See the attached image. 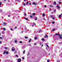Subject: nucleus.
<instances>
[{
  "label": "nucleus",
  "instance_id": "1",
  "mask_svg": "<svg viewBox=\"0 0 62 62\" xmlns=\"http://www.w3.org/2000/svg\"><path fill=\"white\" fill-rule=\"evenodd\" d=\"M12 51L13 52H14L15 51V48H14V47H12Z\"/></svg>",
  "mask_w": 62,
  "mask_h": 62
},
{
  "label": "nucleus",
  "instance_id": "2",
  "mask_svg": "<svg viewBox=\"0 0 62 62\" xmlns=\"http://www.w3.org/2000/svg\"><path fill=\"white\" fill-rule=\"evenodd\" d=\"M2 25L3 26H6V23H4L3 24H2Z\"/></svg>",
  "mask_w": 62,
  "mask_h": 62
},
{
  "label": "nucleus",
  "instance_id": "3",
  "mask_svg": "<svg viewBox=\"0 0 62 62\" xmlns=\"http://www.w3.org/2000/svg\"><path fill=\"white\" fill-rule=\"evenodd\" d=\"M21 59L20 58L18 60V62H21Z\"/></svg>",
  "mask_w": 62,
  "mask_h": 62
},
{
  "label": "nucleus",
  "instance_id": "4",
  "mask_svg": "<svg viewBox=\"0 0 62 62\" xmlns=\"http://www.w3.org/2000/svg\"><path fill=\"white\" fill-rule=\"evenodd\" d=\"M57 8H60V7L59 6V4H58L57 6Z\"/></svg>",
  "mask_w": 62,
  "mask_h": 62
},
{
  "label": "nucleus",
  "instance_id": "5",
  "mask_svg": "<svg viewBox=\"0 0 62 62\" xmlns=\"http://www.w3.org/2000/svg\"><path fill=\"white\" fill-rule=\"evenodd\" d=\"M60 39H62V34H61V35L60 34Z\"/></svg>",
  "mask_w": 62,
  "mask_h": 62
},
{
  "label": "nucleus",
  "instance_id": "6",
  "mask_svg": "<svg viewBox=\"0 0 62 62\" xmlns=\"http://www.w3.org/2000/svg\"><path fill=\"white\" fill-rule=\"evenodd\" d=\"M32 4H33V5H36L37 4V3H35V2H33L32 3Z\"/></svg>",
  "mask_w": 62,
  "mask_h": 62
},
{
  "label": "nucleus",
  "instance_id": "7",
  "mask_svg": "<svg viewBox=\"0 0 62 62\" xmlns=\"http://www.w3.org/2000/svg\"><path fill=\"white\" fill-rule=\"evenodd\" d=\"M55 35H58L59 36H60V34H59L57 33H55Z\"/></svg>",
  "mask_w": 62,
  "mask_h": 62
},
{
  "label": "nucleus",
  "instance_id": "8",
  "mask_svg": "<svg viewBox=\"0 0 62 62\" xmlns=\"http://www.w3.org/2000/svg\"><path fill=\"white\" fill-rule=\"evenodd\" d=\"M54 5H56V2L54 1Z\"/></svg>",
  "mask_w": 62,
  "mask_h": 62
},
{
  "label": "nucleus",
  "instance_id": "9",
  "mask_svg": "<svg viewBox=\"0 0 62 62\" xmlns=\"http://www.w3.org/2000/svg\"><path fill=\"white\" fill-rule=\"evenodd\" d=\"M3 30H4V31H6V28H3Z\"/></svg>",
  "mask_w": 62,
  "mask_h": 62
},
{
  "label": "nucleus",
  "instance_id": "10",
  "mask_svg": "<svg viewBox=\"0 0 62 62\" xmlns=\"http://www.w3.org/2000/svg\"><path fill=\"white\" fill-rule=\"evenodd\" d=\"M2 34H5V32L4 31H2Z\"/></svg>",
  "mask_w": 62,
  "mask_h": 62
},
{
  "label": "nucleus",
  "instance_id": "11",
  "mask_svg": "<svg viewBox=\"0 0 62 62\" xmlns=\"http://www.w3.org/2000/svg\"><path fill=\"white\" fill-rule=\"evenodd\" d=\"M37 39H38V38L37 37H36L34 38V39H35V40Z\"/></svg>",
  "mask_w": 62,
  "mask_h": 62
},
{
  "label": "nucleus",
  "instance_id": "12",
  "mask_svg": "<svg viewBox=\"0 0 62 62\" xmlns=\"http://www.w3.org/2000/svg\"><path fill=\"white\" fill-rule=\"evenodd\" d=\"M43 16H45V14H42Z\"/></svg>",
  "mask_w": 62,
  "mask_h": 62
},
{
  "label": "nucleus",
  "instance_id": "13",
  "mask_svg": "<svg viewBox=\"0 0 62 62\" xmlns=\"http://www.w3.org/2000/svg\"><path fill=\"white\" fill-rule=\"evenodd\" d=\"M8 51H7L6 52V54H8Z\"/></svg>",
  "mask_w": 62,
  "mask_h": 62
},
{
  "label": "nucleus",
  "instance_id": "14",
  "mask_svg": "<svg viewBox=\"0 0 62 62\" xmlns=\"http://www.w3.org/2000/svg\"><path fill=\"white\" fill-rule=\"evenodd\" d=\"M37 17H35V21H37Z\"/></svg>",
  "mask_w": 62,
  "mask_h": 62
},
{
  "label": "nucleus",
  "instance_id": "15",
  "mask_svg": "<svg viewBox=\"0 0 62 62\" xmlns=\"http://www.w3.org/2000/svg\"><path fill=\"white\" fill-rule=\"evenodd\" d=\"M2 4V2H0V7H1V5Z\"/></svg>",
  "mask_w": 62,
  "mask_h": 62
},
{
  "label": "nucleus",
  "instance_id": "16",
  "mask_svg": "<svg viewBox=\"0 0 62 62\" xmlns=\"http://www.w3.org/2000/svg\"><path fill=\"white\" fill-rule=\"evenodd\" d=\"M6 53V51H5L3 53V54H5Z\"/></svg>",
  "mask_w": 62,
  "mask_h": 62
},
{
  "label": "nucleus",
  "instance_id": "17",
  "mask_svg": "<svg viewBox=\"0 0 62 62\" xmlns=\"http://www.w3.org/2000/svg\"><path fill=\"white\" fill-rule=\"evenodd\" d=\"M45 37H46V38H48V35H46Z\"/></svg>",
  "mask_w": 62,
  "mask_h": 62
},
{
  "label": "nucleus",
  "instance_id": "18",
  "mask_svg": "<svg viewBox=\"0 0 62 62\" xmlns=\"http://www.w3.org/2000/svg\"><path fill=\"white\" fill-rule=\"evenodd\" d=\"M24 19H25V20H28V18H25Z\"/></svg>",
  "mask_w": 62,
  "mask_h": 62
},
{
  "label": "nucleus",
  "instance_id": "19",
  "mask_svg": "<svg viewBox=\"0 0 62 62\" xmlns=\"http://www.w3.org/2000/svg\"><path fill=\"white\" fill-rule=\"evenodd\" d=\"M30 17H31V18H33V16L31 15L30 16Z\"/></svg>",
  "mask_w": 62,
  "mask_h": 62
},
{
  "label": "nucleus",
  "instance_id": "20",
  "mask_svg": "<svg viewBox=\"0 0 62 62\" xmlns=\"http://www.w3.org/2000/svg\"><path fill=\"white\" fill-rule=\"evenodd\" d=\"M8 22H9V23H10V22H11V21H10V20H9L8 21Z\"/></svg>",
  "mask_w": 62,
  "mask_h": 62
},
{
  "label": "nucleus",
  "instance_id": "21",
  "mask_svg": "<svg viewBox=\"0 0 62 62\" xmlns=\"http://www.w3.org/2000/svg\"><path fill=\"white\" fill-rule=\"evenodd\" d=\"M15 43H17V41L16 40H15Z\"/></svg>",
  "mask_w": 62,
  "mask_h": 62
},
{
  "label": "nucleus",
  "instance_id": "22",
  "mask_svg": "<svg viewBox=\"0 0 62 62\" xmlns=\"http://www.w3.org/2000/svg\"><path fill=\"white\" fill-rule=\"evenodd\" d=\"M29 3V2L28 1H27L26 3V5H27Z\"/></svg>",
  "mask_w": 62,
  "mask_h": 62
},
{
  "label": "nucleus",
  "instance_id": "23",
  "mask_svg": "<svg viewBox=\"0 0 62 62\" xmlns=\"http://www.w3.org/2000/svg\"><path fill=\"white\" fill-rule=\"evenodd\" d=\"M25 39H27L28 38V37H27L26 36H25Z\"/></svg>",
  "mask_w": 62,
  "mask_h": 62
},
{
  "label": "nucleus",
  "instance_id": "24",
  "mask_svg": "<svg viewBox=\"0 0 62 62\" xmlns=\"http://www.w3.org/2000/svg\"><path fill=\"white\" fill-rule=\"evenodd\" d=\"M42 40L43 41L44 40V38H43L42 39Z\"/></svg>",
  "mask_w": 62,
  "mask_h": 62
},
{
  "label": "nucleus",
  "instance_id": "25",
  "mask_svg": "<svg viewBox=\"0 0 62 62\" xmlns=\"http://www.w3.org/2000/svg\"><path fill=\"white\" fill-rule=\"evenodd\" d=\"M31 39H30L29 40V42H31Z\"/></svg>",
  "mask_w": 62,
  "mask_h": 62
},
{
  "label": "nucleus",
  "instance_id": "26",
  "mask_svg": "<svg viewBox=\"0 0 62 62\" xmlns=\"http://www.w3.org/2000/svg\"><path fill=\"white\" fill-rule=\"evenodd\" d=\"M0 12H2V10H0Z\"/></svg>",
  "mask_w": 62,
  "mask_h": 62
},
{
  "label": "nucleus",
  "instance_id": "27",
  "mask_svg": "<svg viewBox=\"0 0 62 62\" xmlns=\"http://www.w3.org/2000/svg\"><path fill=\"white\" fill-rule=\"evenodd\" d=\"M50 7H54V6L52 5H50Z\"/></svg>",
  "mask_w": 62,
  "mask_h": 62
},
{
  "label": "nucleus",
  "instance_id": "28",
  "mask_svg": "<svg viewBox=\"0 0 62 62\" xmlns=\"http://www.w3.org/2000/svg\"><path fill=\"white\" fill-rule=\"evenodd\" d=\"M16 57H18V55H16Z\"/></svg>",
  "mask_w": 62,
  "mask_h": 62
},
{
  "label": "nucleus",
  "instance_id": "29",
  "mask_svg": "<svg viewBox=\"0 0 62 62\" xmlns=\"http://www.w3.org/2000/svg\"><path fill=\"white\" fill-rule=\"evenodd\" d=\"M61 17V15H59V17Z\"/></svg>",
  "mask_w": 62,
  "mask_h": 62
},
{
  "label": "nucleus",
  "instance_id": "30",
  "mask_svg": "<svg viewBox=\"0 0 62 62\" xmlns=\"http://www.w3.org/2000/svg\"><path fill=\"white\" fill-rule=\"evenodd\" d=\"M25 50L23 52V54H24V53H25Z\"/></svg>",
  "mask_w": 62,
  "mask_h": 62
},
{
  "label": "nucleus",
  "instance_id": "31",
  "mask_svg": "<svg viewBox=\"0 0 62 62\" xmlns=\"http://www.w3.org/2000/svg\"><path fill=\"white\" fill-rule=\"evenodd\" d=\"M20 43H22V41H20L19 42Z\"/></svg>",
  "mask_w": 62,
  "mask_h": 62
},
{
  "label": "nucleus",
  "instance_id": "32",
  "mask_svg": "<svg viewBox=\"0 0 62 62\" xmlns=\"http://www.w3.org/2000/svg\"><path fill=\"white\" fill-rule=\"evenodd\" d=\"M52 23H53V24H54V22L53 21L52 22Z\"/></svg>",
  "mask_w": 62,
  "mask_h": 62
},
{
  "label": "nucleus",
  "instance_id": "33",
  "mask_svg": "<svg viewBox=\"0 0 62 62\" xmlns=\"http://www.w3.org/2000/svg\"><path fill=\"white\" fill-rule=\"evenodd\" d=\"M46 46L48 48H49V46L47 45H46Z\"/></svg>",
  "mask_w": 62,
  "mask_h": 62
},
{
  "label": "nucleus",
  "instance_id": "34",
  "mask_svg": "<svg viewBox=\"0 0 62 62\" xmlns=\"http://www.w3.org/2000/svg\"><path fill=\"white\" fill-rule=\"evenodd\" d=\"M50 16L51 17H53V15H51Z\"/></svg>",
  "mask_w": 62,
  "mask_h": 62
},
{
  "label": "nucleus",
  "instance_id": "35",
  "mask_svg": "<svg viewBox=\"0 0 62 62\" xmlns=\"http://www.w3.org/2000/svg\"><path fill=\"white\" fill-rule=\"evenodd\" d=\"M35 15V13H33V15H33H33Z\"/></svg>",
  "mask_w": 62,
  "mask_h": 62
},
{
  "label": "nucleus",
  "instance_id": "36",
  "mask_svg": "<svg viewBox=\"0 0 62 62\" xmlns=\"http://www.w3.org/2000/svg\"><path fill=\"white\" fill-rule=\"evenodd\" d=\"M26 13H25L24 14V16H26Z\"/></svg>",
  "mask_w": 62,
  "mask_h": 62
},
{
  "label": "nucleus",
  "instance_id": "37",
  "mask_svg": "<svg viewBox=\"0 0 62 62\" xmlns=\"http://www.w3.org/2000/svg\"><path fill=\"white\" fill-rule=\"evenodd\" d=\"M5 49H7V47H5Z\"/></svg>",
  "mask_w": 62,
  "mask_h": 62
},
{
  "label": "nucleus",
  "instance_id": "38",
  "mask_svg": "<svg viewBox=\"0 0 62 62\" xmlns=\"http://www.w3.org/2000/svg\"><path fill=\"white\" fill-rule=\"evenodd\" d=\"M50 62V61H49L48 60H47V62Z\"/></svg>",
  "mask_w": 62,
  "mask_h": 62
},
{
  "label": "nucleus",
  "instance_id": "39",
  "mask_svg": "<svg viewBox=\"0 0 62 62\" xmlns=\"http://www.w3.org/2000/svg\"><path fill=\"white\" fill-rule=\"evenodd\" d=\"M22 59H24V58L23 57H22Z\"/></svg>",
  "mask_w": 62,
  "mask_h": 62
},
{
  "label": "nucleus",
  "instance_id": "40",
  "mask_svg": "<svg viewBox=\"0 0 62 62\" xmlns=\"http://www.w3.org/2000/svg\"><path fill=\"white\" fill-rule=\"evenodd\" d=\"M44 7H45V8H46V5H45Z\"/></svg>",
  "mask_w": 62,
  "mask_h": 62
},
{
  "label": "nucleus",
  "instance_id": "41",
  "mask_svg": "<svg viewBox=\"0 0 62 62\" xmlns=\"http://www.w3.org/2000/svg\"><path fill=\"white\" fill-rule=\"evenodd\" d=\"M59 4H61V2H59Z\"/></svg>",
  "mask_w": 62,
  "mask_h": 62
},
{
  "label": "nucleus",
  "instance_id": "42",
  "mask_svg": "<svg viewBox=\"0 0 62 62\" xmlns=\"http://www.w3.org/2000/svg\"><path fill=\"white\" fill-rule=\"evenodd\" d=\"M54 29H53L52 30V31H54Z\"/></svg>",
  "mask_w": 62,
  "mask_h": 62
},
{
  "label": "nucleus",
  "instance_id": "43",
  "mask_svg": "<svg viewBox=\"0 0 62 62\" xmlns=\"http://www.w3.org/2000/svg\"><path fill=\"white\" fill-rule=\"evenodd\" d=\"M53 19V20H54V17H53L52 18Z\"/></svg>",
  "mask_w": 62,
  "mask_h": 62
},
{
  "label": "nucleus",
  "instance_id": "44",
  "mask_svg": "<svg viewBox=\"0 0 62 62\" xmlns=\"http://www.w3.org/2000/svg\"><path fill=\"white\" fill-rule=\"evenodd\" d=\"M29 5H31V3H29Z\"/></svg>",
  "mask_w": 62,
  "mask_h": 62
},
{
  "label": "nucleus",
  "instance_id": "45",
  "mask_svg": "<svg viewBox=\"0 0 62 62\" xmlns=\"http://www.w3.org/2000/svg\"><path fill=\"white\" fill-rule=\"evenodd\" d=\"M54 12H56V9H55L54 10Z\"/></svg>",
  "mask_w": 62,
  "mask_h": 62
},
{
  "label": "nucleus",
  "instance_id": "46",
  "mask_svg": "<svg viewBox=\"0 0 62 62\" xmlns=\"http://www.w3.org/2000/svg\"><path fill=\"white\" fill-rule=\"evenodd\" d=\"M23 5H25V3H24L23 4Z\"/></svg>",
  "mask_w": 62,
  "mask_h": 62
},
{
  "label": "nucleus",
  "instance_id": "47",
  "mask_svg": "<svg viewBox=\"0 0 62 62\" xmlns=\"http://www.w3.org/2000/svg\"><path fill=\"white\" fill-rule=\"evenodd\" d=\"M21 33H23V31H21Z\"/></svg>",
  "mask_w": 62,
  "mask_h": 62
},
{
  "label": "nucleus",
  "instance_id": "48",
  "mask_svg": "<svg viewBox=\"0 0 62 62\" xmlns=\"http://www.w3.org/2000/svg\"><path fill=\"white\" fill-rule=\"evenodd\" d=\"M36 44H36V43H35V44H34V45H36Z\"/></svg>",
  "mask_w": 62,
  "mask_h": 62
},
{
  "label": "nucleus",
  "instance_id": "49",
  "mask_svg": "<svg viewBox=\"0 0 62 62\" xmlns=\"http://www.w3.org/2000/svg\"><path fill=\"white\" fill-rule=\"evenodd\" d=\"M51 13H52V14L54 13V12H52Z\"/></svg>",
  "mask_w": 62,
  "mask_h": 62
},
{
  "label": "nucleus",
  "instance_id": "50",
  "mask_svg": "<svg viewBox=\"0 0 62 62\" xmlns=\"http://www.w3.org/2000/svg\"><path fill=\"white\" fill-rule=\"evenodd\" d=\"M11 30H13V29H12V28H11Z\"/></svg>",
  "mask_w": 62,
  "mask_h": 62
},
{
  "label": "nucleus",
  "instance_id": "51",
  "mask_svg": "<svg viewBox=\"0 0 62 62\" xmlns=\"http://www.w3.org/2000/svg\"><path fill=\"white\" fill-rule=\"evenodd\" d=\"M2 43L1 42V41H0V43Z\"/></svg>",
  "mask_w": 62,
  "mask_h": 62
},
{
  "label": "nucleus",
  "instance_id": "52",
  "mask_svg": "<svg viewBox=\"0 0 62 62\" xmlns=\"http://www.w3.org/2000/svg\"><path fill=\"white\" fill-rule=\"evenodd\" d=\"M27 55H29V53H28Z\"/></svg>",
  "mask_w": 62,
  "mask_h": 62
},
{
  "label": "nucleus",
  "instance_id": "53",
  "mask_svg": "<svg viewBox=\"0 0 62 62\" xmlns=\"http://www.w3.org/2000/svg\"><path fill=\"white\" fill-rule=\"evenodd\" d=\"M0 39H2V37H0Z\"/></svg>",
  "mask_w": 62,
  "mask_h": 62
},
{
  "label": "nucleus",
  "instance_id": "54",
  "mask_svg": "<svg viewBox=\"0 0 62 62\" xmlns=\"http://www.w3.org/2000/svg\"><path fill=\"white\" fill-rule=\"evenodd\" d=\"M16 1H19V0H16Z\"/></svg>",
  "mask_w": 62,
  "mask_h": 62
},
{
  "label": "nucleus",
  "instance_id": "55",
  "mask_svg": "<svg viewBox=\"0 0 62 62\" xmlns=\"http://www.w3.org/2000/svg\"><path fill=\"white\" fill-rule=\"evenodd\" d=\"M34 25H36V24L35 23H34Z\"/></svg>",
  "mask_w": 62,
  "mask_h": 62
},
{
  "label": "nucleus",
  "instance_id": "56",
  "mask_svg": "<svg viewBox=\"0 0 62 62\" xmlns=\"http://www.w3.org/2000/svg\"><path fill=\"white\" fill-rule=\"evenodd\" d=\"M8 17H10L9 15H8Z\"/></svg>",
  "mask_w": 62,
  "mask_h": 62
},
{
  "label": "nucleus",
  "instance_id": "57",
  "mask_svg": "<svg viewBox=\"0 0 62 62\" xmlns=\"http://www.w3.org/2000/svg\"><path fill=\"white\" fill-rule=\"evenodd\" d=\"M44 20H45V18H44Z\"/></svg>",
  "mask_w": 62,
  "mask_h": 62
},
{
  "label": "nucleus",
  "instance_id": "58",
  "mask_svg": "<svg viewBox=\"0 0 62 62\" xmlns=\"http://www.w3.org/2000/svg\"><path fill=\"white\" fill-rule=\"evenodd\" d=\"M24 1H26V0H24Z\"/></svg>",
  "mask_w": 62,
  "mask_h": 62
},
{
  "label": "nucleus",
  "instance_id": "59",
  "mask_svg": "<svg viewBox=\"0 0 62 62\" xmlns=\"http://www.w3.org/2000/svg\"><path fill=\"white\" fill-rule=\"evenodd\" d=\"M15 28L16 29V28H17V27H16Z\"/></svg>",
  "mask_w": 62,
  "mask_h": 62
},
{
  "label": "nucleus",
  "instance_id": "60",
  "mask_svg": "<svg viewBox=\"0 0 62 62\" xmlns=\"http://www.w3.org/2000/svg\"><path fill=\"white\" fill-rule=\"evenodd\" d=\"M43 46V45H42V47Z\"/></svg>",
  "mask_w": 62,
  "mask_h": 62
},
{
  "label": "nucleus",
  "instance_id": "61",
  "mask_svg": "<svg viewBox=\"0 0 62 62\" xmlns=\"http://www.w3.org/2000/svg\"><path fill=\"white\" fill-rule=\"evenodd\" d=\"M40 44H41V43H40Z\"/></svg>",
  "mask_w": 62,
  "mask_h": 62
},
{
  "label": "nucleus",
  "instance_id": "62",
  "mask_svg": "<svg viewBox=\"0 0 62 62\" xmlns=\"http://www.w3.org/2000/svg\"><path fill=\"white\" fill-rule=\"evenodd\" d=\"M50 54H49V55H50Z\"/></svg>",
  "mask_w": 62,
  "mask_h": 62
},
{
  "label": "nucleus",
  "instance_id": "63",
  "mask_svg": "<svg viewBox=\"0 0 62 62\" xmlns=\"http://www.w3.org/2000/svg\"><path fill=\"white\" fill-rule=\"evenodd\" d=\"M4 1H6V0H3Z\"/></svg>",
  "mask_w": 62,
  "mask_h": 62
},
{
  "label": "nucleus",
  "instance_id": "64",
  "mask_svg": "<svg viewBox=\"0 0 62 62\" xmlns=\"http://www.w3.org/2000/svg\"><path fill=\"white\" fill-rule=\"evenodd\" d=\"M48 20H49V18L47 19Z\"/></svg>",
  "mask_w": 62,
  "mask_h": 62
}]
</instances>
